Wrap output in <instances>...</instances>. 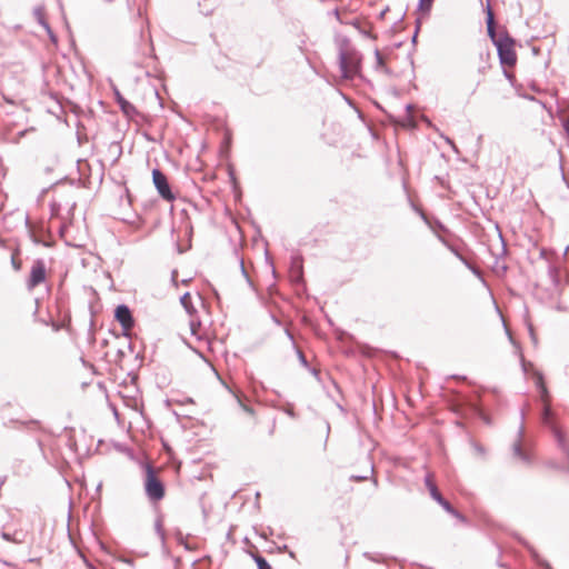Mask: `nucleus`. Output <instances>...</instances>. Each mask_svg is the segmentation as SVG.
I'll return each instance as SVG.
<instances>
[{"mask_svg":"<svg viewBox=\"0 0 569 569\" xmlns=\"http://www.w3.org/2000/svg\"><path fill=\"white\" fill-rule=\"evenodd\" d=\"M487 31L497 47L501 64L505 68H513L517 63L515 40L505 31H496L495 16L489 7L487 9Z\"/></svg>","mask_w":569,"mask_h":569,"instance_id":"nucleus-1","label":"nucleus"},{"mask_svg":"<svg viewBox=\"0 0 569 569\" xmlns=\"http://www.w3.org/2000/svg\"><path fill=\"white\" fill-rule=\"evenodd\" d=\"M539 383L541 386L542 391V402H543V413H542V420L546 425L550 426L552 429V432L559 443V446L562 448L563 451L569 453V441L566 436V433L553 422V413L551 411L550 401L547 388L542 381V378L539 377Z\"/></svg>","mask_w":569,"mask_h":569,"instance_id":"nucleus-2","label":"nucleus"},{"mask_svg":"<svg viewBox=\"0 0 569 569\" xmlns=\"http://www.w3.org/2000/svg\"><path fill=\"white\" fill-rule=\"evenodd\" d=\"M144 490L152 502H159L166 493L164 486L151 465L146 466Z\"/></svg>","mask_w":569,"mask_h":569,"instance_id":"nucleus-3","label":"nucleus"},{"mask_svg":"<svg viewBox=\"0 0 569 569\" xmlns=\"http://www.w3.org/2000/svg\"><path fill=\"white\" fill-rule=\"evenodd\" d=\"M152 180H153V184L157 188L159 194L166 201H169V202L174 201L176 196L171 191L170 186L168 183V179L162 171H160L159 169H153L152 170Z\"/></svg>","mask_w":569,"mask_h":569,"instance_id":"nucleus-4","label":"nucleus"},{"mask_svg":"<svg viewBox=\"0 0 569 569\" xmlns=\"http://www.w3.org/2000/svg\"><path fill=\"white\" fill-rule=\"evenodd\" d=\"M47 278V270L42 260L33 262L30 274L27 281V286L30 290L42 283Z\"/></svg>","mask_w":569,"mask_h":569,"instance_id":"nucleus-5","label":"nucleus"},{"mask_svg":"<svg viewBox=\"0 0 569 569\" xmlns=\"http://www.w3.org/2000/svg\"><path fill=\"white\" fill-rule=\"evenodd\" d=\"M114 316L117 321L121 325L124 332H128L133 328V318L131 316V311L127 306H118Z\"/></svg>","mask_w":569,"mask_h":569,"instance_id":"nucleus-6","label":"nucleus"},{"mask_svg":"<svg viewBox=\"0 0 569 569\" xmlns=\"http://www.w3.org/2000/svg\"><path fill=\"white\" fill-rule=\"evenodd\" d=\"M34 19L47 30L50 38H53V33L49 27L48 20H47V12L43 7H37L33 9L32 12Z\"/></svg>","mask_w":569,"mask_h":569,"instance_id":"nucleus-7","label":"nucleus"},{"mask_svg":"<svg viewBox=\"0 0 569 569\" xmlns=\"http://www.w3.org/2000/svg\"><path fill=\"white\" fill-rule=\"evenodd\" d=\"M356 54L352 52H347L342 56V71H356L358 68H360L358 61H356Z\"/></svg>","mask_w":569,"mask_h":569,"instance_id":"nucleus-8","label":"nucleus"},{"mask_svg":"<svg viewBox=\"0 0 569 569\" xmlns=\"http://www.w3.org/2000/svg\"><path fill=\"white\" fill-rule=\"evenodd\" d=\"M425 483H426V487L427 489L429 490L431 497L433 499H440V492L437 488V485L435 482V476L433 473H427L426 478H425Z\"/></svg>","mask_w":569,"mask_h":569,"instance_id":"nucleus-9","label":"nucleus"},{"mask_svg":"<svg viewBox=\"0 0 569 569\" xmlns=\"http://www.w3.org/2000/svg\"><path fill=\"white\" fill-rule=\"evenodd\" d=\"M189 329L192 336L200 339L203 335L202 325L194 316L190 317Z\"/></svg>","mask_w":569,"mask_h":569,"instance_id":"nucleus-10","label":"nucleus"},{"mask_svg":"<svg viewBox=\"0 0 569 569\" xmlns=\"http://www.w3.org/2000/svg\"><path fill=\"white\" fill-rule=\"evenodd\" d=\"M181 305L183 306V308L186 309V311L188 312V315L190 317L194 316L197 310L194 308V306L192 305L191 302V296L190 293H184L182 297H181Z\"/></svg>","mask_w":569,"mask_h":569,"instance_id":"nucleus-11","label":"nucleus"},{"mask_svg":"<svg viewBox=\"0 0 569 569\" xmlns=\"http://www.w3.org/2000/svg\"><path fill=\"white\" fill-rule=\"evenodd\" d=\"M114 94L117 102L120 104L122 111L129 114L133 110V107L120 94L118 90L114 91Z\"/></svg>","mask_w":569,"mask_h":569,"instance_id":"nucleus-12","label":"nucleus"},{"mask_svg":"<svg viewBox=\"0 0 569 569\" xmlns=\"http://www.w3.org/2000/svg\"><path fill=\"white\" fill-rule=\"evenodd\" d=\"M11 263H12V267L14 268V270H20L21 269V260L19 258V252L18 251H14L11 256Z\"/></svg>","mask_w":569,"mask_h":569,"instance_id":"nucleus-13","label":"nucleus"},{"mask_svg":"<svg viewBox=\"0 0 569 569\" xmlns=\"http://www.w3.org/2000/svg\"><path fill=\"white\" fill-rule=\"evenodd\" d=\"M254 560L257 562L258 569H272L263 557L256 556Z\"/></svg>","mask_w":569,"mask_h":569,"instance_id":"nucleus-14","label":"nucleus"},{"mask_svg":"<svg viewBox=\"0 0 569 569\" xmlns=\"http://www.w3.org/2000/svg\"><path fill=\"white\" fill-rule=\"evenodd\" d=\"M433 0H420V10L428 12L432 6Z\"/></svg>","mask_w":569,"mask_h":569,"instance_id":"nucleus-15","label":"nucleus"},{"mask_svg":"<svg viewBox=\"0 0 569 569\" xmlns=\"http://www.w3.org/2000/svg\"><path fill=\"white\" fill-rule=\"evenodd\" d=\"M435 500L437 502H439L447 511L453 512L451 505L447 500H445L441 495H440V499H435Z\"/></svg>","mask_w":569,"mask_h":569,"instance_id":"nucleus-16","label":"nucleus"},{"mask_svg":"<svg viewBox=\"0 0 569 569\" xmlns=\"http://www.w3.org/2000/svg\"><path fill=\"white\" fill-rule=\"evenodd\" d=\"M242 408H243V410H244L247 413H249L250 416H253V410H252L250 407H248V406H246V405H242Z\"/></svg>","mask_w":569,"mask_h":569,"instance_id":"nucleus-17","label":"nucleus"},{"mask_svg":"<svg viewBox=\"0 0 569 569\" xmlns=\"http://www.w3.org/2000/svg\"><path fill=\"white\" fill-rule=\"evenodd\" d=\"M351 479L355 480V481H362V480L367 479V477L356 476V477H352Z\"/></svg>","mask_w":569,"mask_h":569,"instance_id":"nucleus-18","label":"nucleus"},{"mask_svg":"<svg viewBox=\"0 0 569 569\" xmlns=\"http://www.w3.org/2000/svg\"><path fill=\"white\" fill-rule=\"evenodd\" d=\"M376 56H377V59H378L379 63H381V61H382V57L380 56V53H379V52H377V53H376Z\"/></svg>","mask_w":569,"mask_h":569,"instance_id":"nucleus-19","label":"nucleus"},{"mask_svg":"<svg viewBox=\"0 0 569 569\" xmlns=\"http://www.w3.org/2000/svg\"><path fill=\"white\" fill-rule=\"evenodd\" d=\"M513 74H515V73H507L508 79H509L510 81H512V80H513Z\"/></svg>","mask_w":569,"mask_h":569,"instance_id":"nucleus-20","label":"nucleus"},{"mask_svg":"<svg viewBox=\"0 0 569 569\" xmlns=\"http://www.w3.org/2000/svg\"><path fill=\"white\" fill-rule=\"evenodd\" d=\"M565 127H566V130L569 132V119L566 121Z\"/></svg>","mask_w":569,"mask_h":569,"instance_id":"nucleus-21","label":"nucleus"},{"mask_svg":"<svg viewBox=\"0 0 569 569\" xmlns=\"http://www.w3.org/2000/svg\"><path fill=\"white\" fill-rule=\"evenodd\" d=\"M207 368H208V370H209L211 373H213V375L216 373V372H214V370H213L211 367L207 366Z\"/></svg>","mask_w":569,"mask_h":569,"instance_id":"nucleus-22","label":"nucleus"}]
</instances>
